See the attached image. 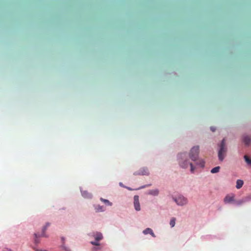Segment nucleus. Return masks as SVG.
Returning <instances> with one entry per match:
<instances>
[{"instance_id":"nucleus-4","label":"nucleus","mask_w":251,"mask_h":251,"mask_svg":"<svg viewBox=\"0 0 251 251\" xmlns=\"http://www.w3.org/2000/svg\"><path fill=\"white\" fill-rule=\"evenodd\" d=\"M50 226V224L49 223H47L46 225L43 227L42 229V233L41 234L38 233H34V242L35 244H38L40 243V240L39 238L40 237H47L45 234V231L46 230L47 227Z\"/></svg>"},{"instance_id":"nucleus-15","label":"nucleus","mask_w":251,"mask_h":251,"mask_svg":"<svg viewBox=\"0 0 251 251\" xmlns=\"http://www.w3.org/2000/svg\"><path fill=\"white\" fill-rule=\"evenodd\" d=\"M95 209L97 212L103 211L105 209L102 206H100V205H97L95 207Z\"/></svg>"},{"instance_id":"nucleus-21","label":"nucleus","mask_w":251,"mask_h":251,"mask_svg":"<svg viewBox=\"0 0 251 251\" xmlns=\"http://www.w3.org/2000/svg\"><path fill=\"white\" fill-rule=\"evenodd\" d=\"M148 229H151V228H147L146 229H145L143 231V233L145 235L146 234H150V231L149 230H147Z\"/></svg>"},{"instance_id":"nucleus-16","label":"nucleus","mask_w":251,"mask_h":251,"mask_svg":"<svg viewBox=\"0 0 251 251\" xmlns=\"http://www.w3.org/2000/svg\"><path fill=\"white\" fill-rule=\"evenodd\" d=\"M176 221V218L173 217L171 218L170 222V225L172 227H173L175 226Z\"/></svg>"},{"instance_id":"nucleus-19","label":"nucleus","mask_w":251,"mask_h":251,"mask_svg":"<svg viewBox=\"0 0 251 251\" xmlns=\"http://www.w3.org/2000/svg\"><path fill=\"white\" fill-rule=\"evenodd\" d=\"M220 169V167L219 166L216 167L211 170V173L212 174L218 173L219 172Z\"/></svg>"},{"instance_id":"nucleus-12","label":"nucleus","mask_w":251,"mask_h":251,"mask_svg":"<svg viewBox=\"0 0 251 251\" xmlns=\"http://www.w3.org/2000/svg\"><path fill=\"white\" fill-rule=\"evenodd\" d=\"M148 193L150 195L157 196L159 193V191L157 189L151 190L149 191Z\"/></svg>"},{"instance_id":"nucleus-29","label":"nucleus","mask_w":251,"mask_h":251,"mask_svg":"<svg viewBox=\"0 0 251 251\" xmlns=\"http://www.w3.org/2000/svg\"><path fill=\"white\" fill-rule=\"evenodd\" d=\"M127 188L128 190H131V188H130L127 187Z\"/></svg>"},{"instance_id":"nucleus-22","label":"nucleus","mask_w":251,"mask_h":251,"mask_svg":"<svg viewBox=\"0 0 251 251\" xmlns=\"http://www.w3.org/2000/svg\"><path fill=\"white\" fill-rule=\"evenodd\" d=\"M147 230H149L150 231V234L153 237H155V235L154 234V233H153V231L152 229H148Z\"/></svg>"},{"instance_id":"nucleus-10","label":"nucleus","mask_w":251,"mask_h":251,"mask_svg":"<svg viewBox=\"0 0 251 251\" xmlns=\"http://www.w3.org/2000/svg\"><path fill=\"white\" fill-rule=\"evenodd\" d=\"M243 142L246 145H249L251 142V137L248 135L244 136Z\"/></svg>"},{"instance_id":"nucleus-9","label":"nucleus","mask_w":251,"mask_h":251,"mask_svg":"<svg viewBox=\"0 0 251 251\" xmlns=\"http://www.w3.org/2000/svg\"><path fill=\"white\" fill-rule=\"evenodd\" d=\"M93 236L95 238V240L97 241H100L103 238V236L100 232H96L94 233Z\"/></svg>"},{"instance_id":"nucleus-11","label":"nucleus","mask_w":251,"mask_h":251,"mask_svg":"<svg viewBox=\"0 0 251 251\" xmlns=\"http://www.w3.org/2000/svg\"><path fill=\"white\" fill-rule=\"evenodd\" d=\"M243 184H244L243 180H242L241 179H238L236 181V187L237 189H239L243 186Z\"/></svg>"},{"instance_id":"nucleus-17","label":"nucleus","mask_w":251,"mask_h":251,"mask_svg":"<svg viewBox=\"0 0 251 251\" xmlns=\"http://www.w3.org/2000/svg\"><path fill=\"white\" fill-rule=\"evenodd\" d=\"M244 159H245V160L246 161V162L249 165H251V159H250L249 158V157L247 155H245L244 156Z\"/></svg>"},{"instance_id":"nucleus-5","label":"nucleus","mask_w":251,"mask_h":251,"mask_svg":"<svg viewBox=\"0 0 251 251\" xmlns=\"http://www.w3.org/2000/svg\"><path fill=\"white\" fill-rule=\"evenodd\" d=\"M174 201L178 205H184L187 203V199L183 196H179L177 198H174Z\"/></svg>"},{"instance_id":"nucleus-1","label":"nucleus","mask_w":251,"mask_h":251,"mask_svg":"<svg viewBox=\"0 0 251 251\" xmlns=\"http://www.w3.org/2000/svg\"><path fill=\"white\" fill-rule=\"evenodd\" d=\"M186 154L185 153H181L178 155V158L179 165L183 168H186L188 165H190L191 169L190 171L191 173H194L195 168L193 165L192 163L188 162V160L185 159Z\"/></svg>"},{"instance_id":"nucleus-6","label":"nucleus","mask_w":251,"mask_h":251,"mask_svg":"<svg viewBox=\"0 0 251 251\" xmlns=\"http://www.w3.org/2000/svg\"><path fill=\"white\" fill-rule=\"evenodd\" d=\"M134 206L136 211L140 210V205L139 200V196L137 195L134 196Z\"/></svg>"},{"instance_id":"nucleus-28","label":"nucleus","mask_w":251,"mask_h":251,"mask_svg":"<svg viewBox=\"0 0 251 251\" xmlns=\"http://www.w3.org/2000/svg\"><path fill=\"white\" fill-rule=\"evenodd\" d=\"M247 199H248V200H251V195H250V196H248V197H247Z\"/></svg>"},{"instance_id":"nucleus-13","label":"nucleus","mask_w":251,"mask_h":251,"mask_svg":"<svg viewBox=\"0 0 251 251\" xmlns=\"http://www.w3.org/2000/svg\"><path fill=\"white\" fill-rule=\"evenodd\" d=\"M196 161V164L199 165L201 167L204 166L205 162L202 159L198 160Z\"/></svg>"},{"instance_id":"nucleus-23","label":"nucleus","mask_w":251,"mask_h":251,"mask_svg":"<svg viewBox=\"0 0 251 251\" xmlns=\"http://www.w3.org/2000/svg\"><path fill=\"white\" fill-rule=\"evenodd\" d=\"M33 249L35 251H43L41 249H37L35 247H33Z\"/></svg>"},{"instance_id":"nucleus-8","label":"nucleus","mask_w":251,"mask_h":251,"mask_svg":"<svg viewBox=\"0 0 251 251\" xmlns=\"http://www.w3.org/2000/svg\"><path fill=\"white\" fill-rule=\"evenodd\" d=\"M234 201V195L232 194L231 195H227L224 199V201L226 203H230Z\"/></svg>"},{"instance_id":"nucleus-2","label":"nucleus","mask_w":251,"mask_h":251,"mask_svg":"<svg viewBox=\"0 0 251 251\" xmlns=\"http://www.w3.org/2000/svg\"><path fill=\"white\" fill-rule=\"evenodd\" d=\"M227 151V149L226 147L225 139H223L220 146V150L218 152V157L220 161H222Z\"/></svg>"},{"instance_id":"nucleus-27","label":"nucleus","mask_w":251,"mask_h":251,"mask_svg":"<svg viewBox=\"0 0 251 251\" xmlns=\"http://www.w3.org/2000/svg\"><path fill=\"white\" fill-rule=\"evenodd\" d=\"M3 251H12L9 249H5Z\"/></svg>"},{"instance_id":"nucleus-3","label":"nucleus","mask_w":251,"mask_h":251,"mask_svg":"<svg viewBox=\"0 0 251 251\" xmlns=\"http://www.w3.org/2000/svg\"><path fill=\"white\" fill-rule=\"evenodd\" d=\"M199 147L194 146L190 150L189 157L192 161H196L199 157Z\"/></svg>"},{"instance_id":"nucleus-25","label":"nucleus","mask_w":251,"mask_h":251,"mask_svg":"<svg viewBox=\"0 0 251 251\" xmlns=\"http://www.w3.org/2000/svg\"><path fill=\"white\" fill-rule=\"evenodd\" d=\"M210 129H211V131H212L213 132L215 131L216 130V128L215 127H213V126H211L210 127Z\"/></svg>"},{"instance_id":"nucleus-14","label":"nucleus","mask_w":251,"mask_h":251,"mask_svg":"<svg viewBox=\"0 0 251 251\" xmlns=\"http://www.w3.org/2000/svg\"><path fill=\"white\" fill-rule=\"evenodd\" d=\"M82 196L86 198H91L92 195L86 191L82 192Z\"/></svg>"},{"instance_id":"nucleus-24","label":"nucleus","mask_w":251,"mask_h":251,"mask_svg":"<svg viewBox=\"0 0 251 251\" xmlns=\"http://www.w3.org/2000/svg\"><path fill=\"white\" fill-rule=\"evenodd\" d=\"M65 251H70V250L64 246H62Z\"/></svg>"},{"instance_id":"nucleus-7","label":"nucleus","mask_w":251,"mask_h":251,"mask_svg":"<svg viewBox=\"0 0 251 251\" xmlns=\"http://www.w3.org/2000/svg\"><path fill=\"white\" fill-rule=\"evenodd\" d=\"M134 175H148L149 173L147 168H143L138 172H135Z\"/></svg>"},{"instance_id":"nucleus-26","label":"nucleus","mask_w":251,"mask_h":251,"mask_svg":"<svg viewBox=\"0 0 251 251\" xmlns=\"http://www.w3.org/2000/svg\"><path fill=\"white\" fill-rule=\"evenodd\" d=\"M98 249V248L94 247L92 250L93 251H96Z\"/></svg>"},{"instance_id":"nucleus-20","label":"nucleus","mask_w":251,"mask_h":251,"mask_svg":"<svg viewBox=\"0 0 251 251\" xmlns=\"http://www.w3.org/2000/svg\"><path fill=\"white\" fill-rule=\"evenodd\" d=\"M98 242L99 241H97L96 240H95V241H91L90 243L94 246H99L100 243Z\"/></svg>"},{"instance_id":"nucleus-18","label":"nucleus","mask_w":251,"mask_h":251,"mask_svg":"<svg viewBox=\"0 0 251 251\" xmlns=\"http://www.w3.org/2000/svg\"><path fill=\"white\" fill-rule=\"evenodd\" d=\"M100 200L102 202H104V203H105L106 204H107V205H109V206H111V205H112V203H111V202H110V201H109L108 200H107L104 199H103V198H101L100 199Z\"/></svg>"},{"instance_id":"nucleus-30","label":"nucleus","mask_w":251,"mask_h":251,"mask_svg":"<svg viewBox=\"0 0 251 251\" xmlns=\"http://www.w3.org/2000/svg\"><path fill=\"white\" fill-rule=\"evenodd\" d=\"M120 185L121 186H122V183H120Z\"/></svg>"}]
</instances>
